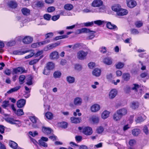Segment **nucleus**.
<instances>
[{"label": "nucleus", "mask_w": 149, "mask_h": 149, "mask_svg": "<svg viewBox=\"0 0 149 149\" xmlns=\"http://www.w3.org/2000/svg\"><path fill=\"white\" fill-rule=\"evenodd\" d=\"M128 13L127 10L121 8L116 13V14L118 16H122L126 15Z\"/></svg>", "instance_id": "nucleus-14"}, {"label": "nucleus", "mask_w": 149, "mask_h": 149, "mask_svg": "<svg viewBox=\"0 0 149 149\" xmlns=\"http://www.w3.org/2000/svg\"><path fill=\"white\" fill-rule=\"evenodd\" d=\"M101 73V70L98 68H95L93 71V74L96 77L100 76Z\"/></svg>", "instance_id": "nucleus-19"}, {"label": "nucleus", "mask_w": 149, "mask_h": 149, "mask_svg": "<svg viewBox=\"0 0 149 149\" xmlns=\"http://www.w3.org/2000/svg\"><path fill=\"white\" fill-rule=\"evenodd\" d=\"M100 109V106L98 104H95L91 106V110L92 112H95L98 111Z\"/></svg>", "instance_id": "nucleus-12"}, {"label": "nucleus", "mask_w": 149, "mask_h": 149, "mask_svg": "<svg viewBox=\"0 0 149 149\" xmlns=\"http://www.w3.org/2000/svg\"><path fill=\"white\" fill-rule=\"evenodd\" d=\"M144 120V119L142 117H138L135 120V121L137 123H139L143 121Z\"/></svg>", "instance_id": "nucleus-59"}, {"label": "nucleus", "mask_w": 149, "mask_h": 149, "mask_svg": "<svg viewBox=\"0 0 149 149\" xmlns=\"http://www.w3.org/2000/svg\"><path fill=\"white\" fill-rule=\"evenodd\" d=\"M16 114L18 116H22L24 114V112L22 109H19L17 111Z\"/></svg>", "instance_id": "nucleus-47"}, {"label": "nucleus", "mask_w": 149, "mask_h": 149, "mask_svg": "<svg viewBox=\"0 0 149 149\" xmlns=\"http://www.w3.org/2000/svg\"><path fill=\"white\" fill-rule=\"evenodd\" d=\"M30 119L33 123H36L37 122V118L34 116L30 117Z\"/></svg>", "instance_id": "nucleus-50"}, {"label": "nucleus", "mask_w": 149, "mask_h": 149, "mask_svg": "<svg viewBox=\"0 0 149 149\" xmlns=\"http://www.w3.org/2000/svg\"><path fill=\"white\" fill-rule=\"evenodd\" d=\"M38 141L39 144L40 146L45 148L47 147V144L43 141L42 140L40 139Z\"/></svg>", "instance_id": "nucleus-42"}, {"label": "nucleus", "mask_w": 149, "mask_h": 149, "mask_svg": "<svg viewBox=\"0 0 149 149\" xmlns=\"http://www.w3.org/2000/svg\"><path fill=\"white\" fill-rule=\"evenodd\" d=\"M84 24L86 26H91L93 24V22L84 23Z\"/></svg>", "instance_id": "nucleus-57"}, {"label": "nucleus", "mask_w": 149, "mask_h": 149, "mask_svg": "<svg viewBox=\"0 0 149 149\" xmlns=\"http://www.w3.org/2000/svg\"><path fill=\"white\" fill-rule=\"evenodd\" d=\"M28 52H29V51H26L24 52H22L19 50H16L13 51V54L15 55H21Z\"/></svg>", "instance_id": "nucleus-25"}, {"label": "nucleus", "mask_w": 149, "mask_h": 149, "mask_svg": "<svg viewBox=\"0 0 149 149\" xmlns=\"http://www.w3.org/2000/svg\"><path fill=\"white\" fill-rule=\"evenodd\" d=\"M20 88V86H16L15 88L10 89L9 91H8L7 93L9 94L13 92L16 91L18 90H19Z\"/></svg>", "instance_id": "nucleus-36"}, {"label": "nucleus", "mask_w": 149, "mask_h": 149, "mask_svg": "<svg viewBox=\"0 0 149 149\" xmlns=\"http://www.w3.org/2000/svg\"><path fill=\"white\" fill-rule=\"evenodd\" d=\"M6 121L8 122L11 124H16L17 125V124L16 123V122H19V121L15 120L13 118H7L6 119Z\"/></svg>", "instance_id": "nucleus-28"}, {"label": "nucleus", "mask_w": 149, "mask_h": 149, "mask_svg": "<svg viewBox=\"0 0 149 149\" xmlns=\"http://www.w3.org/2000/svg\"><path fill=\"white\" fill-rule=\"evenodd\" d=\"M122 117V116L117 111L116 112L113 114V118L114 121H118L120 120Z\"/></svg>", "instance_id": "nucleus-15"}, {"label": "nucleus", "mask_w": 149, "mask_h": 149, "mask_svg": "<svg viewBox=\"0 0 149 149\" xmlns=\"http://www.w3.org/2000/svg\"><path fill=\"white\" fill-rule=\"evenodd\" d=\"M20 88V86H16L15 88L10 89L9 91H8L7 93L9 94L13 92L16 91L18 90H19Z\"/></svg>", "instance_id": "nucleus-37"}, {"label": "nucleus", "mask_w": 149, "mask_h": 149, "mask_svg": "<svg viewBox=\"0 0 149 149\" xmlns=\"http://www.w3.org/2000/svg\"><path fill=\"white\" fill-rule=\"evenodd\" d=\"M101 6V7L99 9L98 12H103L105 10V7L104 6L102 5Z\"/></svg>", "instance_id": "nucleus-61"}, {"label": "nucleus", "mask_w": 149, "mask_h": 149, "mask_svg": "<svg viewBox=\"0 0 149 149\" xmlns=\"http://www.w3.org/2000/svg\"><path fill=\"white\" fill-rule=\"evenodd\" d=\"M49 57L51 59H57L59 57L58 52L57 51H54L52 52L49 55Z\"/></svg>", "instance_id": "nucleus-13"}, {"label": "nucleus", "mask_w": 149, "mask_h": 149, "mask_svg": "<svg viewBox=\"0 0 149 149\" xmlns=\"http://www.w3.org/2000/svg\"><path fill=\"white\" fill-rule=\"evenodd\" d=\"M55 8L53 6L49 7L47 9L48 12L51 13L54 11L55 10Z\"/></svg>", "instance_id": "nucleus-55"}, {"label": "nucleus", "mask_w": 149, "mask_h": 149, "mask_svg": "<svg viewBox=\"0 0 149 149\" xmlns=\"http://www.w3.org/2000/svg\"><path fill=\"white\" fill-rule=\"evenodd\" d=\"M15 41H11L7 42L6 45L8 46L11 47L14 46L15 45Z\"/></svg>", "instance_id": "nucleus-45"}, {"label": "nucleus", "mask_w": 149, "mask_h": 149, "mask_svg": "<svg viewBox=\"0 0 149 149\" xmlns=\"http://www.w3.org/2000/svg\"><path fill=\"white\" fill-rule=\"evenodd\" d=\"M26 101L24 99H21L18 100L17 103V105L19 108L23 107L25 104Z\"/></svg>", "instance_id": "nucleus-6"}, {"label": "nucleus", "mask_w": 149, "mask_h": 149, "mask_svg": "<svg viewBox=\"0 0 149 149\" xmlns=\"http://www.w3.org/2000/svg\"><path fill=\"white\" fill-rule=\"evenodd\" d=\"M33 37L30 36H26L23 38V42L25 44H29L32 42L33 40Z\"/></svg>", "instance_id": "nucleus-5"}, {"label": "nucleus", "mask_w": 149, "mask_h": 149, "mask_svg": "<svg viewBox=\"0 0 149 149\" xmlns=\"http://www.w3.org/2000/svg\"><path fill=\"white\" fill-rule=\"evenodd\" d=\"M100 51L103 53H105L107 52L106 47H102L99 49Z\"/></svg>", "instance_id": "nucleus-56"}, {"label": "nucleus", "mask_w": 149, "mask_h": 149, "mask_svg": "<svg viewBox=\"0 0 149 149\" xmlns=\"http://www.w3.org/2000/svg\"><path fill=\"white\" fill-rule=\"evenodd\" d=\"M103 130V128L102 127H100L97 129V132L99 134L102 133Z\"/></svg>", "instance_id": "nucleus-63"}, {"label": "nucleus", "mask_w": 149, "mask_h": 149, "mask_svg": "<svg viewBox=\"0 0 149 149\" xmlns=\"http://www.w3.org/2000/svg\"><path fill=\"white\" fill-rule=\"evenodd\" d=\"M139 106V104L138 102L133 101L131 103L130 105L131 107L133 109H136Z\"/></svg>", "instance_id": "nucleus-26"}, {"label": "nucleus", "mask_w": 149, "mask_h": 149, "mask_svg": "<svg viewBox=\"0 0 149 149\" xmlns=\"http://www.w3.org/2000/svg\"><path fill=\"white\" fill-rule=\"evenodd\" d=\"M61 75V73L59 71H55L53 74L54 77L55 78H60Z\"/></svg>", "instance_id": "nucleus-40"}, {"label": "nucleus", "mask_w": 149, "mask_h": 149, "mask_svg": "<svg viewBox=\"0 0 149 149\" xmlns=\"http://www.w3.org/2000/svg\"><path fill=\"white\" fill-rule=\"evenodd\" d=\"M51 16L48 14H45L44 16V19L47 20H49L50 18H51Z\"/></svg>", "instance_id": "nucleus-58"}, {"label": "nucleus", "mask_w": 149, "mask_h": 149, "mask_svg": "<svg viewBox=\"0 0 149 149\" xmlns=\"http://www.w3.org/2000/svg\"><path fill=\"white\" fill-rule=\"evenodd\" d=\"M103 62L107 65H110L112 63V60L110 58H106L104 59Z\"/></svg>", "instance_id": "nucleus-30"}, {"label": "nucleus", "mask_w": 149, "mask_h": 149, "mask_svg": "<svg viewBox=\"0 0 149 149\" xmlns=\"http://www.w3.org/2000/svg\"><path fill=\"white\" fill-rule=\"evenodd\" d=\"M103 21H102L101 20H97L93 22V24H97L99 26L103 24Z\"/></svg>", "instance_id": "nucleus-54"}, {"label": "nucleus", "mask_w": 149, "mask_h": 149, "mask_svg": "<svg viewBox=\"0 0 149 149\" xmlns=\"http://www.w3.org/2000/svg\"><path fill=\"white\" fill-rule=\"evenodd\" d=\"M9 101L5 100L3 101V104L2 105V107L4 108H6L9 105Z\"/></svg>", "instance_id": "nucleus-46"}, {"label": "nucleus", "mask_w": 149, "mask_h": 149, "mask_svg": "<svg viewBox=\"0 0 149 149\" xmlns=\"http://www.w3.org/2000/svg\"><path fill=\"white\" fill-rule=\"evenodd\" d=\"M131 33L132 34L135 35L138 34L139 32L138 30L136 29H132L130 30Z\"/></svg>", "instance_id": "nucleus-52"}, {"label": "nucleus", "mask_w": 149, "mask_h": 149, "mask_svg": "<svg viewBox=\"0 0 149 149\" xmlns=\"http://www.w3.org/2000/svg\"><path fill=\"white\" fill-rule=\"evenodd\" d=\"M124 65V63L119 62L116 64L115 66L116 68L120 69L123 67Z\"/></svg>", "instance_id": "nucleus-34"}, {"label": "nucleus", "mask_w": 149, "mask_h": 149, "mask_svg": "<svg viewBox=\"0 0 149 149\" xmlns=\"http://www.w3.org/2000/svg\"><path fill=\"white\" fill-rule=\"evenodd\" d=\"M68 124L65 122H63L61 123V127L65 128L67 127Z\"/></svg>", "instance_id": "nucleus-62"}, {"label": "nucleus", "mask_w": 149, "mask_h": 149, "mask_svg": "<svg viewBox=\"0 0 149 149\" xmlns=\"http://www.w3.org/2000/svg\"><path fill=\"white\" fill-rule=\"evenodd\" d=\"M139 87V85L136 84H133L132 85V88L131 89L133 90H134L135 91H137V89Z\"/></svg>", "instance_id": "nucleus-43"}, {"label": "nucleus", "mask_w": 149, "mask_h": 149, "mask_svg": "<svg viewBox=\"0 0 149 149\" xmlns=\"http://www.w3.org/2000/svg\"><path fill=\"white\" fill-rule=\"evenodd\" d=\"M49 70L47 69V68L45 67L44 69V70L43 72V73L45 75H48L49 74Z\"/></svg>", "instance_id": "nucleus-53"}, {"label": "nucleus", "mask_w": 149, "mask_h": 149, "mask_svg": "<svg viewBox=\"0 0 149 149\" xmlns=\"http://www.w3.org/2000/svg\"><path fill=\"white\" fill-rule=\"evenodd\" d=\"M117 93V92L115 89L111 90L109 94V98L111 99L113 98L116 96Z\"/></svg>", "instance_id": "nucleus-16"}, {"label": "nucleus", "mask_w": 149, "mask_h": 149, "mask_svg": "<svg viewBox=\"0 0 149 149\" xmlns=\"http://www.w3.org/2000/svg\"><path fill=\"white\" fill-rule=\"evenodd\" d=\"M130 76V75L129 73H125L123 74L122 78L124 81H127L129 80Z\"/></svg>", "instance_id": "nucleus-27"}, {"label": "nucleus", "mask_w": 149, "mask_h": 149, "mask_svg": "<svg viewBox=\"0 0 149 149\" xmlns=\"http://www.w3.org/2000/svg\"><path fill=\"white\" fill-rule=\"evenodd\" d=\"M103 5V2L101 0H95L92 3V6L99 7Z\"/></svg>", "instance_id": "nucleus-9"}, {"label": "nucleus", "mask_w": 149, "mask_h": 149, "mask_svg": "<svg viewBox=\"0 0 149 149\" xmlns=\"http://www.w3.org/2000/svg\"><path fill=\"white\" fill-rule=\"evenodd\" d=\"M45 67L49 70H52L54 68V64L52 62H50L47 64Z\"/></svg>", "instance_id": "nucleus-22"}, {"label": "nucleus", "mask_w": 149, "mask_h": 149, "mask_svg": "<svg viewBox=\"0 0 149 149\" xmlns=\"http://www.w3.org/2000/svg\"><path fill=\"white\" fill-rule=\"evenodd\" d=\"M66 80L69 83L72 84L74 82L75 79L73 77L68 76L66 77Z\"/></svg>", "instance_id": "nucleus-24"}, {"label": "nucleus", "mask_w": 149, "mask_h": 149, "mask_svg": "<svg viewBox=\"0 0 149 149\" xmlns=\"http://www.w3.org/2000/svg\"><path fill=\"white\" fill-rule=\"evenodd\" d=\"M88 53V52H85L83 50H80L77 52V58L81 60L85 59Z\"/></svg>", "instance_id": "nucleus-1"}, {"label": "nucleus", "mask_w": 149, "mask_h": 149, "mask_svg": "<svg viewBox=\"0 0 149 149\" xmlns=\"http://www.w3.org/2000/svg\"><path fill=\"white\" fill-rule=\"evenodd\" d=\"M121 8V6L119 4H115L112 6V10L116 12V13Z\"/></svg>", "instance_id": "nucleus-23"}, {"label": "nucleus", "mask_w": 149, "mask_h": 149, "mask_svg": "<svg viewBox=\"0 0 149 149\" xmlns=\"http://www.w3.org/2000/svg\"><path fill=\"white\" fill-rule=\"evenodd\" d=\"M22 14L25 15L27 16L30 14V10L26 8H23L21 10Z\"/></svg>", "instance_id": "nucleus-21"}, {"label": "nucleus", "mask_w": 149, "mask_h": 149, "mask_svg": "<svg viewBox=\"0 0 149 149\" xmlns=\"http://www.w3.org/2000/svg\"><path fill=\"white\" fill-rule=\"evenodd\" d=\"M143 24V23L141 21H137L135 22V25L138 28H139Z\"/></svg>", "instance_id": "nucleus-51"}, {"label": "nucleus", "mask_w": 149, "mask_h": 149, "mask_svg": "<svg viewBox=\"0 0 149 149\" xmlns=\"http://www.w3.org/2000/svg\"><path fill=\"white\" fill-rule=\"evenodd\" d=\"M25 79V77L24 75H22L19 77V81L20 84H22L24 82V80Z\"/></svg>", "instance_id": "nucleus-39"}, {"label": "nucleus", "mask_w": 149, "mask_h": 149, "mask_svg": "<svg viewBox=\"0 0 149 149\" xmlns=\"http://www.w3.org/2000/svg\"><path fill=\"white\" fill-rule=\"evenodd\" d=\"M90 32H92L93 33H95V32L93 31H91L89 29L86 28H82L80 29H78L76 31V33L77 34L81 33H87Z\"/></svg>", "instance_id": "nucleus-2"}, {"label": "nucleus", "mask_w": 149, "mask_h": 149, "mask_svg": "<svg viewBox=\"0 0 149 149\" xmlns=\"http://www.w3.org/2000/svg\"><path fill=\"white\" fill-rule=\"evenodd\" d=\"M107 27L111 29H115L116 28L117 26L115 25L112 24L111 22H109L107 24Z\"/></svg>", "instance_id": "nucleus-29"}, {"label": "nucleus", "mask_w": 149, "mask_h": 149, "mask_svg": "<svg viewBox=\"0 0 149 149\" xmlns=\"http://www.w3.org/2000/svg\"><path fill=\"white\" fill-rule=\"evenodd\" d=\"M73 5L70 4H67L64 6L65 9L69 10H71L73 9Z\"/></svg>", "instance_id": "nucleus-35"}, {"label": "nucleus", "mask_w": 149, "mask_h": 149, "mask_svg": "<svg viewBox=\"0 0 149 149\" xmlns=\"http://www.w3.org/2000/svg\"><path fill=\"white\" fill-rule=\"evenodd\" d=\"M60 44V42H57L53 43L51 44L48 45L44 49L45 50L47 51L48 49H51L55 47H56L58 46Z\"/></svg>", "instance_id": "nucleus-4"}, {"label": "nucleus", "mask_w": 149, "mask_h": 149, "mask_svg": "<svg viewBox=\"0 0 149 149\" xmlns=\"http://www.w3.org/2000/svg\"><path fill=\"white\" fill-rule=\"evenodd\" d=\"M9 145L11 148L14 149H16L17 148V144L13 141H10V142Z\"/></svg>", "instance_id": "nucleus-32"}, {"label": "nucleus", "mask_w": 149, "mask_h": 149, "mask_svg": "<svg viewBox=\"0 0 149 149\" xmlns=\"http://www.w3.org/2000/svg\"><path fill=\"white\" fill-rule=\"evenodd\" d=\"M42 130L43 132L47 134H48L53 133V131L49 127H43Z\"/></svg>", "instance_id": "nucleus-11"}, {"label": "nucleus", "mask_w": 149, "mask_h": 149, "mask_svg": "<svg viewBox=\"0 0 149 149\" xmlns=\"http://www.w3.org/2000/svg\"><path fill=\"white\" fill-rule=\"evenodd\" d=\"M46 118L49 119H51L53 117V114L49 112H47L45 114Z\"/></svg>", "instance_id": "nucleus-38"}, {"label": "nucleus", "mask_w": 149, "mask_h": 149, "mask_svg": "<svg viewBox=\"0 0 149 149\" xmlns=\"http://www.w3.org/2000/svg\"><path fill=\"white\" fill-rule=\"evenodd\" d=\"M109 111L106 110L104 111L102 114V117L103 119H106L109 117Z\"/></svg>", "instance_id": "nucleus-33"}, {"label": "nucleus", "mask_w": 149, "mask_h": 149, "mask_svg": "<svg viewBox=\"0 0 149 149\" xmlns=\"http://www.w3.org/2000/svg\"><path fill=\"white\" fill-rule=\"evenodd\" d=\"M74 68L76 70L80 71L82 69V66L79 64H76L74 65Z\"/></svg>", "instance_id": "nucleus-44"}, {"label": "nucleus", "mask_w": 149, "mask_h": 149, "mask_svg": "<svg viewBox=\"0 0 149 149\" xmlns=\"http://www.w3.org/2000/svg\"><path fill=\"white\" fill-rule=\"evenodd\" d=\"M82 132L86 135H90L93 133L92 129L91 127H85L83 128Z\"/></svg>", "instance_id": "nucleus-3"}, {"label": "nucleus", "mask_w": 149, "mask_h": 149, "mask_svg": "<svg viewBox=\"0 0 149 149\" xmlns=\"http://www.w3.org/2000/svg\"><path fill=\"white\" fill-rule=\"evenodd\" d=\"M24 69L22 67H18L16 68H14L13 70V74H21L24 72Z\"/></svg>", "instance_id": "nucleus-7"}, {"label": "nucleus", "mask_w": 149, "mask_h": 149, "mask_svg": "<svg viewBox=\"0 0 149 149\" xmlns=\"http://www.w3.org/2000/svg\"><path fill=\"white\" fill-rule=\"evenodd\" d=\"M8 6L12 8H15L17 6V3L14 1H10L8 3Z\"/></svg>", "instance_id": "nucleus-17"}, {"label": "nucleus", "mask_w": 149, "mask_h": 149, "mask_svg": "<svg viewBox=\"0 0 149 149\" xmlns=\"http://www.w3.org/2000/svg\"><path fill=\"white\" fill-rule=\"evenodd\" d=\"M82 102V99L79 97L75 98L74 100V104L76 106L81 105Z\"/></svg>", "instance_id": "nucleus-10"}, {"label": "nucleus", "mask_w": 149, "mask_h": 149, "mask_svg": "<svg viewBox=\"0 0 149 149\" xmlns=\"http://www.w3.org/2000/svg\"><path fill=\"white\" fill-rule=\"evenodd\" d=\"M126 3L127 6L131 8L134 7L136 5V2L133 0H127Z\"/></svg>", "instance_id": "nucleus-8"}, {"label": "nucleus", "mask_w": 149, "mask_h": 149, "mask_svg": "<svg viewBox=\"0 0 149 149\" xmlns=\"http://www.w3.org/2000/svg\"><path fill=\"white\" fill-rule=\"evenodd\" d=\"M71 122L72 123H80L81 121V118H75L72 117L70 118Z\"/></svg>", "instance_id": "nucleus-20"}, {"label": "nucleus", "mask_w": 149, "mask_h": 149, "mask_svg": "<svg viewBox=\"0 0 149 149\" xmlns=\"http://www.w3.org/2000/svg\"><path fill=\"white\" fill-rule=\"evenodd\" d=\"M92 120L94 123H97L99 121V118L98 117L93 116L92 118Z\"/></svg>", "instance_id": "nucleus-49"}, {"label": "nucleus", "mask_w": 149, "mask_h": 149, "mask_svg": "<svg viewBox=\"0 0 149 149\" xmlns=\"http://www.w3.org/2000/svg\"><path fill=\"white\" fill-rule=\"evenodd\" d=\"M117 111L122 117L126 114L127 112V109L124 108L118 110Z\"/></svg>", "instance_id": "nucleus-18"}, {"label": "nucleus", "mask_w": 149, "mask_h": 149, "mask_svg": "<svg viewBox=\"0 0 149 149\" xmlns=\"http://www.w3.org/2000/svg\"><path fill=\"white\" fill-rule=\"evenodd\" d=\"M80 111V110L79 109H77L76 110V112H74L73 113V115L74 116H76L77 115V113H78V115L79 116H80L81 115V113H79Z\"/></svg>", "instance_id": "nucleus-60"}, {"label": "nucleus", "mask_w": 149, "mask_h": 149, "mask_svg": "<svg viewBox=\"0 0 149 149\" xmlns=\"http://www.w3.org/2000/svg\"><path fill=\"white\" fill-rule=\"evenodd\" d=\"M39 60L40 59H36L33 60H31V61L29 62V65H31L35 64L37 63H38L39 61Z\"/></svg>", "instance_id": "nucleus-48"}, {"label": "nucleus", "mask_w": 149, "mask_h": 149, "mask_svg": "<svg viewBox=\"0 0 149 149\" xmlns=\"http://www.w3.org/2000/svg\"><path fill=\"white\" fill-rule=\"evenodd\" d=\"M37 7L39 8H42L43 6L44 3L43 1H37L36 4Z\"/></svg>", "instance_id": "nucleus-41"}, {"label": "nucleus", "mask_w": 149, "mask_h": 149, "mask_svg": "<svg viewBox=\"0 0 149 149\" xmlns=\"http://www.w3.org/2000/svg\"><path fill=\"white\" fill-rule=\"evenodd\" d=\"M141 132L140 130L139 129H135L132 131V134L134 136H137Z\"/></svg>", "instance_id": "nucleus-31"}, {"label": "nucleus", "mask_w": 149, "mask_h": 149, "mask_svg": "<svg viewBox=\"0 0 149 149\" xmlns=\"http://www.w3.org/2000/svg\"><path fill=\"white\" fill-rule=\"evenodd\" d=\"M53 36V33H47L45 35L46 38H52Z\"/></svg>", "instance_id": "nucleus-64"}]
</instances>
